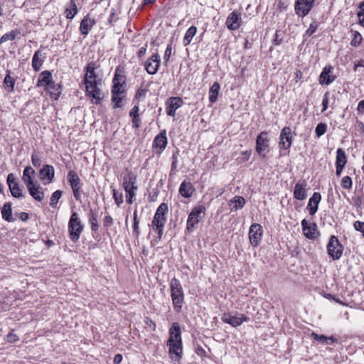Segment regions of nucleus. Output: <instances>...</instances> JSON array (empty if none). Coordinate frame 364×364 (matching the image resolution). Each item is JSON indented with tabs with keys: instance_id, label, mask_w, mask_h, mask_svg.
<instances>
[{
	"instance_id": "f257e3e1",
	"label": "nucleus",
	"mask_w": 364,
	"mask_h": 364,
	"mask_svg": "<svg viewBox=\"0 0 364 364\" xmlns=\"http://www.w3.org/2000/svg\"><path fill=\"white\" fill-rule=\"evenodd\" d=\"M96 64L95 62H90L86 66L83 82L85 85V92L87 96L90 98L92 103L99 105L103 98L101 90L98 87L100 80H97V75L95 72Z\"/></svg>"
},
{
	"instance_id": "f03ea898",
	"label": "nucleus",
	"mask_w": 364,
	"mask_h": 364,
	"mask_svg": "<svg viewBox=\"0 0 364 364\" xmlns=\"http://www.w3.org/2000/svg\"><path fill=\"white\" fill-rule=\"evenodd\" d=\"M168 205L165 203H162L158 207L154 214V218L152 220V228L155 232H157L158 235V240L156 242L159 241L161 239L164 225L166 222V215L168 213Z\"/></svg>"
},
{
	"instance_id": "7ed1b4c3",
	"label": "nucleus",
	"mask_w": 364,
	"mask_h": 364,
	"mask_svg": "<svg viewBox=\"0 0 364 364\" xmlns=\"http://www.w3.org/2000/svg\"><path fill=\"white\" fill-rule=\"evenodd\" d=\"M171 297L173 308L177 312L181 311L184 300V294L180 281L173 278L170 282Z\"/></svg>"
},
{
	"instance_id": "20e7f679",
	"label": "nucleus",
	"mask_w": 364,
	"mask_h": 364,
	"mask_svg": "<svg viewBox=\"0 0 364 364\" xmlns=\"http://www.w3.org/2000/svg\"><path fill=\"white\" fill-rule=\"evenodd\" d=\"M82 230L83 225L81 223L78 215L76 212H73L68 223L70 239L74 242L78 241Z\"/></svg>"
},
{
	"instance_id": "39448f33",
	"label": "nucleus",
	"mask_w": 364,
	"mask_h": 364,
	"mask_svg": "<svg viewBox=\"0 0 364 364\" xmlns=\"http://www.w3.org/2000/svg\"><path fill=\"white\" fill-rule=\"evenodd\" d=\"M205 208L203 205H200L195 207L188 215L186 229L188 231H191L194 228L195 225L198 224L205 216Z\"/></svg>"
},
{
	"instance_id": "423d86ee",
	"label": "nucleus",
	"mask_w": 364,
	"mask_h": 364,
	"mask_svg": "<svg viewBox=\"0 0 364 364\" xmlns=\"http://www.w3.org/2000/svg\"><path fill=\"white\" fill-rule=\"evenodd\" d=\"M343 251V247L339 242L337 237L331 235L327 245V252L328 255L333 259H339Z\"/></svg>"
},
{
	"instance_id": "0eeeda50",
	"label": "nucleus",
	"mask_w": 364,
	"mask_h": 364,
	"mask_svg": "<svg viewBox=\"0 0 364 364\" xmlns=\"http://www.w3.org/2000/svg\"><path fill=\"white\" fill-rule=\"evenodd\" d=\"M68 181L71 186L74 198L76 200H80L81 182L79 176L74 171H70L67 176Z\"/></svg>"
},
{
	"instance_id": "6e6552de",
	"label": "nucleus",
	"mask_w": 364,
	"mask_h": 364,
	"mask_svg": "<svg viewBox=\"0 0 364 364\" xmlns=\"http://www.w3.org/2000/svg\"><path fill=\"white\" fill-rule=\"evenodd\" d=\"M136 175L131 170H126V175L123 177V187L126 193H134L137 190Z\"/></svg>"
},
{
	"instance_id": "1a4fd4ad",
	"label": "nucleus",
	"mask_w": 364,
	"mask_h": 364,
	"mask_svg": "<svg viewBox=\"0 0 364 364\" xmlns=\"http://www.w3.org/2000/svg\"><path fill=\"white\" fill-rule=\"evenodd\" d=\"M314 0H296L295 12L299 16H306L314 6Z\"/></svg>"
},
{
	"instance_id": "9d476101",
	"label": "nucleus",
	"mask_w": 364,
	"mask_h": 364,
	"mask_svg": "<svg viewBox=\"0 0 364 364\" xmlns=\"http://www.w3.org/2000/svg\"><path fill=\"white\" fill-rule=\"evenodd\" d=\"M263 233L262 227L258 223H253L249 230V238L251 245L254 247L259 245Z\"/></svg>"
},
{
	"instance_id": "9b49d317",
	"label": "nucleus",
	"mask_w": 364,
	"mask_h": 364,
	"mask_svg": "<svg viewBox=\"0 0 364 364\" xmlns=\"http://www.w3.org/2000/svg\"><path fill=\"white\" fill-rule=\"evenodd\" d=\"M6 182L13 197L18 198L23 196V189L19 186L14 173L8 175Z\"/></svg>"
},
{
	"instance_id": "f8f14e48",
	"label": "nucleus",
	"mask_w": 364,
	"mask_h": 364,
	"mask_svg": "<svg viewBox=\"0 0 364 364\" xmlns=\"http://www.w3.org/2000/svg\"><path fill=\"white\" fill-rule=\"evenodd\" d=\"M268 147L269 139L267 138V133L262 132L257 137L256 151L259 155L264 157Z\"/></svg>"
},
{
	"instance_id": "ddd939ff",
	"label": "nucleus",
	"mask_w": 364,
	"mask_h": 364,
	"mask_svg": "<svg viewBox=\"0 0 364 364\" xmlns=\"http://www.w3.org/2000/svg\"><path fill=\"white\" fill-rule=\"evenodd\" d=\"M222 320L230 325L237 327L240 326L244 321H248L250 318L243 314L239 316L232 315L230 314H224L222 316Z\"/></svg>"
},
{
	"instance_id": "4468645a",
	"label": "nucleus",
	"mask_w": 364,
	"mask_h": 364,
	"mask_svg": "<svg viewBox=\"0 0 364 364\" xmlns=\"http://www.w3.org/2000/svg\"><path fill=\"white\" fill-rule=\"evenodd\" d=\"M279 145L284 149H289L291 145V129L289 127H284L280 133Z\"/></svg>"
},
{
	"instance_id": "2eb2a0df",
	"label": "nucleus",
	"mask_w": 364,
	"mask_h": 364,
	"mask_svg": "<svg viewBox=\"0 0 364 364\" xmlns=\"http://www.w3.org/2000/svg\"><path fill=\"white\" fill-rule=\"evenodd\" d=\"M160 65V56L155 53L153 54L145 63V70L150 75H154L157 73Z\"/></svg>"
},
{
	"instance_id": "dca6fc26",
	"label": "nucleus",
	"mask_w": 364,
	"mask_h": 364,
	"mask_svg": "<svg viewBox=\"0 0 364 364\" xmlns=\"http://www.w3.org/2000/svg\"><path fill=\"white\" fill-rule=\"evenodd\" d=\"M167 144V138L166 131L164 130L159 135H157L153 142V149H155V152L161 154Z\"/></svg>"
},
{
	"instance_id": "f3484780",
	"label": "nucleus",
	"mask_w": 364,
	"mask_h": 364,
	"mask_svg": "<svg viewBox=\"0 0 364 364\" xmlns=\"http://www.w3.org/2000/svg\"><path fill=\"white\" fill-rule=\"evenodd\" d=\"M241 22L240 14L237 11H234L228 16L226 25L230 30H236L240 26Z\"/></svg>"
},
{
	"instance_id": "a211bd4d",
	"label": "nucleus",
	"mask_w": 364,
	"mask_h": 364,
	"mask_svg": "<svg viewBox=\"0 0 364 364\" xmlns=\"http://www.w3.org/2000/svg\"><path fill=\"white\" fill-rule=\"evenodd\" d=\"M301 227L304 235L309 239H314L318 235L316 225L315 223H309L306 219L301 221Z\"/></svg>"
},
{
	"instance_id": "6ab92c4d",
	"label": "nucleus",
	"mask_w": 364,
	"mask_h": 364,
	"mask_svg": "<svg viewBox=\"0 0 364 364\" xmlns=\"http://www.w3.org/2000/svg\"><path fill=\"white\" fill-rule=\"evenodd\" d=\"M183 104V101L179 97H170L166 102V113L168 116L173 117L176 110Z\"/></svg>"
},
{
	"instance_id": "aec40b11",
	"label": "nucleus",
	"mask_w": 364,
	"mask_h": 364,
	"mask_svg": "<svg viewBox=\"0 0 364 364\" xmlns=\"http://www.w3.org/2000/svg\"><path fill=\"white\" fill-rule=\"evenodd\" d=\"M321 200V196L319 193L315 192L309 198L306 209L311 215H314L318 210V204Z\"/></svg>"
},
{
	"instance_id": "412c9836",
	"label": "nucleus",
	"mask_w": 364,
	"mask_h": 364,
	"mask_svg": "<svg viewBox=\"0 0 364 364\" xmlns=\"http://www.w3.org/2000/svg\"><path fill=\"white\" fill-rule=\"evenodd\" d=\"M167 343H181V328L178 323H172Z\"/></svg>"
},
{
	"instance_id": "4be33fe9",
	"label": "nucleus",
	"mask_w": 364,
	"mask_h": 364,
	"mask_svg": "<svg viewBox=\"0 0 364 364\" xmlns=\"http://www.w3.org/2000/svg\"><path fill=\"white\" fill-rule=\"evenodd\" d=\"M333 68L331 66L325 67L319 75L318 81L321 85H329L335 80V77L331 75Z\"/></svg>"
},
{
	"instance_id": "5701e85b",
	"label": "nucleus",
	"mask_w": 364,
	"mask_h": 364,
	"mask_svg": "<svg viewBox=\"0 0 364 364\" xmlns=\"http://www.w3.org/2000/svg\"><path fill=\"white\" fill-rule=\"evenodd\" d=\"M306 183L305 181H299L295 184L294 197L299 200H303L306 198Z\"/></svg>"
},
{
	"instance_id": "b1692460",
	"label": "nucleus",
	"mask_w": 364,
	"mask_h": 364,
	"mask_svg": "<svg viewBox=\"0 0 364 364\" xmlns=\"http://www.w3.org/2000/svg\"><path fill=\"white\" fill-rule=\"evenodd\" d=\"M40 178L42 181L50 183L54 178V168L50 165H45L40 171Z\"/></svg>"
},
{
	"instance_id": "393cba45",
	"label": "nucleus",
	"mask_w": 364,
	"mask_h": 364,
	"mask_svg": "<svg viewBox=\"0 0 364 364\" xmlns=\"http://www.w3.org/2000/svg\"><path fill=\"white\" fill-rule=\"evenodd\" d=\"M194 191V187L190 181H183L179 187L178 192L183 198H189L192 196Z\"/></svg>"
},
{
	"instance_id": "a878e982",
	"label": "nucleus",
	"mask_w": 364,
	"mask_h": 364,
	"mask_svg": "<svg viewBox=\"0 0 364 364\" xmlns=\"http://www.w3.org/2000/svg\"><path fill=\"white\" fill-rule=\"evenodd\" d=\"M169 347V353L172 360H178L182 354V342L181 343H167Z\"/></svg>"
},
{
	"instance_id": "bb28decb",
	"label": "nucleus",
	"mask_w": 364,
	"mask_h": 364,
	"mask_svg": "<svg viewBox=\"0 0 364 364\" xmlns=\"http://www.w3.org/2000/svg\"><path fill=\"white\" fill-rule=\"evenodd\" d=\"M53 84L52 74L50 71L45 70L40 74L38 80V86L46 85L53 87Z\"/></svg>"
},
{
	"instance_id": "cd10ccee",
	"label": "nucleus",
	"mask_w": 364,
	"mask_h": 364,
	"mask_svg": "<svg viewBox=\"0 0 364 364\" xmlns=\"http://www.w3.org/2000/svg\"><path fill=\"white\" fill-rule=\"evenodd\" d=\"M95 24V19L89 18L88 16L85 17L82 20L80 26V30L81 33L84 36L87 35L89 31L92 29Z\"/></svg>"
},
{
	"instance_id": "c85d7f7f",
	"label": "nucleus",
	"mask_w": 364,
	"mask_h": 364,
	"mask_svg": "<svg viewBox=\"0 0 364 364\" xmlns=\"http://www.w3.org/2000/svg\"><path fill=\"white\" fill-rule=\"evenodd\" d=\"M30 195L37 201H41L44 198L43 192L40 186L33 184L27 187Z\"/></svg>"
},
{
	"instance_id": "c756f323",
	"label": "nucleus",
	"mask_w": 364,
	"mask_h": 364,
	"mask_svg": "<svg viewBox=\"0 0 364 364\" xmlns=\"http://www.w3.org/2000/svg\"><path fill=\"white\" fill-rule=\"evenodd\" d=\"M35 173L34 170L31 166H26L23 173L22 179L24 181L26 187L34 184L32 176Z\"/></svg>"
},
{
	"instance_id": "7c9ffc66",
	"label": "nucleus",
	"mask_w": 364,
	"mask_h": 364,
	"mask_svg": "<svg viewBox=\"0 0 364 364\" xmlns=\"http://www.w3.org/2000/svg\"><path fill=\"white\" fill-rule=\"evenodd\" d=\"M245 199L242 196H236L230 200L229 205H233V208L231 210L236 211L239 209H242L245 205Z\"/></svg>"
},
{
	"instance_id": "2f4dec72",
	"label": "nucleus",
	"mask_w": 364,
	"mask_h": 364,
	"mask_svg": "<svg viewBox=\"0 0 364 364\" xmlns=\"http://www.w3.org/2000/svg\"><path fill=\"white\" fill-rule=\"evenodd\" d=\"M2 218L7 222L14 221L12 216L11 203H6L1 208Z\"/></svg>"
},
{
	"instance_id": "473e14b6",
	"label": "nucleus",
	"mask_w": 364,
	"mask_h": 364,
	"mask_svg": "<svg viewBox=\"0 0 364 364\" xmlns=\"http://www.w3.org/2000/svg\"><path fill=\"white\" fill-rule=\"evenodd\" d=\"M346 163L347 157L345 151L341 148L338 149L336 151V166H341L344 168Z\"/></svg>"
},
{
	"instance_id": "72a5a7b5",
	"label": "nucleus",
	"mask_w": 364,
	"mask_h": 364,
	"mask_svg": "<svg viewBox=\"0 0 364 364\" xmlns=\"http://www.w3.org/2000/svg\"><path fill=\"white\" fill-rule=\"evenodd\" d=\"M220 89V84L217 82H215L210 87L209 90V100L211 103L216 102Z\"/></svg>"
},
{
	"instance_id": "f704fd0d",
	"label": "nucleus",
	"mask_w": 364,
	"mask_h": 364,
	"mask_svg": "<svg viewBox=\"0 0 364 364\" xmlns=\"http://www.w3.org/2000/svg\"><path fill=\"white\" fill-rule=\"evenodd\" d=\"M311 336L316 341H318L321 344L328 343V340H331V343H337L338 339L333 336H326L324 335H319L314 332H312Z\"/></svg>"
},
{
	"instance_id": "c9c22d12",
	"label": "nucleus",
	"mask_w": 364,
	"mask_h": 364,
	"mask_svg": "<svg viewBox=\"0 0 364 364\" xmlns=\"http://www.w3.org/2000/svg\"><path fill=\"white\" fill-rule=\"evenodd\" d=\"M41 55V52L40 50H37L35 52L33 58H32V68L35 71H38L42 65L43 60L40 58V55Z\"/></svg>"
},
{
	"instance_id": "e433bc0d",
	"label": "nucleus",
	"mask_w": 364,
	"mask_h": 364,
	"mask_svg": "<svg viewBox=\"0 0 364 364\" xmlns=\"http://www.w3.org/2000/svg\"><path fill=\"white\" fill-rule=\"evenodd\" d=\"M197 32V28L194 26H191L186 32L183 38V45L188 46L192 41L193 36Z\"/></svg>"
},
{
	"instance_id": "4c0bfd02",
	"label": "nucleus",
	"mask_w": 364,
	"mask_h": 364,
	"mask_svg": "<svg viewBox=\"0 0 364 364\" xmlns=\"http://www.w3.org/2000/svg\"><path fill=\"white\" fill-rule=\"evenodd\" d=\"M77 9L74 0L70 1V7L65 9V16L68 19H72L77 14Z\"/></svg>"
},
{
	"instance_id": "58836bf2",
	"label": "nucleus",
	"mask_w": 364,
	"mask_h": 364,
	"mask_svg": "<svg viewBox=\"0 0 364 364\" xmlns=\"http://www.w3.org/2000/svg\"><path fill=\"white\" fill-rule=\"evenodd\" d=\"M18 35H20V31L18 30H13L9 33H5L0 38V44L7 41H13Z\"/></svg>"
},
{
	"instance_id": "ea45409f",
	"label": "nucleus",
	"mask_w": 364,
	"mask_h": 364,
	"mask_svg": "<svg viewBox=\"0 0 364 364\" xmlns=\"http://www.w3.org/2000/svg\"><path fill=\"white\" fill-rule=\"evenodd\" d=\"M4 85L8 89V92H11L14 91L15 80L10 76L9 73L4 77Z\"/></svg>"
},
{
	"instance_id": "a19ab883",
	"label": "nucleus",
	"mask_w": 364,
	"mask_h": 364,
	"mask_svg": "<svg viewBox=\"0 0 364 364\" xmlns=\"http://www.w3.org/2000/svg\"><path fill=\"white\" fill-rule=\"evenodd\" d=\"M353 38L350 42V45L354 47L358 46L362 41V36L360 33L358 31H352Z\"/></svg>"
},
{
	"instance_id": "79ce46f5",
	"label": "nucleus",
	"mask_w": 364,
	"mask_h": 364,
	"mask_svg": "<svg viewBox=\"0 0 364 364\" xmlns=\"http://www.w3.org/2000/svg\"><path fill=\"white\" fill-rule=\"evenodd\" d=\"M62 196V191L60 190L55 191L50 197V205L53 208L56 207L58 200Z\"/></svg>"
},
{
	"instance_id": "37998d69",
	"label": "nucleus",
	"mask_w": 364,
	"mask_h": 364,
	"mask_svg": "<svg viewBox=\"0 0 364 364\" xmlns=\"http://www.w3.org/2000/svg\"><path fill=\"white\" fill-rule=\"evenodd\" d=\"M121 95L122 94H116V95L112 94V101L114 103V108L121 107L122 106V100L123 97H121Z\"/></svg>"
},
{
	"instance_id": "c03bdc74",
	"label": "nucleus",
	"mask_w": 364,
	"mask_h": 364,
	"mask_svg": "<svg viewBox=\"0 0 364 364\" xmlns=\"http://www.w3.org/2000/svg\"><path fill=\"white\" fill-rule=\"evenodd\" d=\"M353 182L350 176H344L341 180V186L344 189H350L352 188Z\"/></svg>"
},
{
	"instance_id": "a18cd8bd",
	"label": "nucleus",
	"mask_w": 364,
	"mask_h": 364,
	"mask_svg": "<svg viewBox=\"0 0 364 364\" xmlns=\"http://www.w3.org/2000/svg\"><path fill=\"white\" fill-rule=\"evenodd\" d=\"M326 128H327V126H326V124L319 123L316 126V129H315V132H316V136L318 137H320L322 135H323L325 134V132H326Z\"/></svg>"
},
{
	"instance_id": "49530a36",
	"label": "nucleus",
	"mask_w": 364,
	"mask_h": 364,
	"mask_svg": "<svg viewBox=\"0 0 364 364\" xmlns=\"http://www.w3.org/2000/svg\"><path fill=\"white\" fill-rule=\"evenodd\" d=\"M113 198L115 203L119 206L123 203V196L122 193H119L117 190L113 189Z\"/></svg>"
},
{
	"instance_id": "de8ad7c7",
	"label": "nucleus",
	"mask_w": 364,
	"mask_h": 364,
	"mask_svg": "<svg viewBox=\"0 0 364 364\" xmlns=\"http://www.w3.org/2000/svg\"><path fill=\"white\" fill-rule=\"evenodd\" d=\"M360 11L358 13L359 23L361 26H364V1L361 2L359 5Z\"/></svg>"
},
{
	"instance_id": "09e8293b",
	"label": "nucleus",
	"mask_w": 364,
	"mask_h": 364,
	"mask_svg": "<svg viewBox=\"0 0 364 364\" xmlns=\"http://www.w3.org/2000/svg\"><path fill=\"white\" fill-rule=\"evenodd\" d=\"M318 28V24L316 22H312L310 26H309V28L306 30V33H305V35L307 36H311V35H313L316 29Z\"/></svg>"
},
{
	"instance_id": "8fccbe9b",
	"label": "nucleus",
	"mask_w": 364,
	"mask_h": 364,
	"mask_svg": "<svg viewBox=\"0 0 364 364\" xmlns=\"http://www.w3.org/2000/svg\"><path fill=\"white\" fill-rule=\"evenodd\" d=\"M353 226L357 231L362 233V235L364 237V222L357 220L354 223Z\"/></svg>"
},
{
	"instance_id": "3c124183",
	"label": "nucleus",
	"mask_w": 364,
	"mask_h": 364,
	"mask_svg": "<svg viewBox=\"0 0 364 364\" xmlns=\"http://www.w3.org/2000/svg\"><path fill=\"white\" fill-rule=\"evenodd\" d=\"M123 85L113 82V86L112 88V94L116 95V94H123V91L121 90Z\"/></svg>"
},
{
	"instance_id": "603ef678",
	"label": "nucleus",
	"mask_w": 364,
	"mask_h": 364,
	"mask_svg": "<svg viewBox=\"0 0 364 364\" xmlns=\"http://www.w3.org/2000/svg\"><path fill=\"white\" fill-rule=\"evenodd\" d=\"M19 339L18 336L13 332H10L6 336V341L9 343H15Z\"/></svg>"
},
{
	"instance_id": "864d4df0",
	"label": "nucleus",
	"mask_w": 364,
	"mask_h": 364,
	"mask_svg": "<svg viewBox=\"0 0 364 364\" xmlns=\"http://www.w3.org/2000/svg\"><path fill=\"white\" fill-rule=\"evenodd\" d=\"M90 221V224H91L92 230L97 231L98 229V224H97V217L94 214H92Z\"/></svg>"
},
{
	"instance_id": "5fc2aeb1",
	"label": "nucleus",
	"mask_w": 364,
	"mask_h": 364,
	"mask_svg": "<svg viewBox=\"0 0 364 364\" xmlns=\"http://www.w3.org/2000/svg\"><path fill=\"white\" fill-rule=\"evenodd\" d=\"M113 82H117L123 85L125 82L124 77L122 75H119L116 71L114 78H113Z\"/></svg>"
},
{
	"instance_id": "6e6d98bb",
	"label": "nucleus",
	"mask_w": 364,
	"mask_h": 364,
	"mask_svg": "<svg viewBox=\"0 0 364 364\" xmlns=\"http://www.w3.org/2000/svg\"><path fill=\"white\" fill-rule=\"evenodd\" d=\"M103 223L105 228H109L114 223L113 218L110 215H107L104 218Z\"/></svg>"
},
{
	"instance_id": "4d7b16f0",
	"label": "nucleus",
	"mask_w": 364,
	"mask_h": 364,
	"mask_svg": "<svg viewBox=\"0 0 364 364\" xmlns=\"http://www.w3.org/2000/svg\"><path fill=\"white\" fill-rule=\"evenodd\" d=\"M32 164L36 167H39L41 164L40 157L37 154H33L31 156Z\"/></svg>"
},
{
	"instance_id": "13d9d810",
	"label": "nucleus",
	"mask_w": 364,
	"mask_h": 364,
	"mask_svg": "<svg viewBox=\"0 0 364 364\" xmlns=\"http://www.w3.org/2000/svg\"><path fill=\"white\" fill-rule=\"evenodd\" d=\"M171 50H172V47H171V44H168L166 47V49L165 50V53H164V60L166 62H168L170 57H171Z\"/></svg>"
},
{
	"instance_id": "bf43d9fd",
	"label": "nucleus",
	"mask_w": 364,
	"mask_h": 364,
	"mask_svg": "<svg viewBox=\"0 0 364 364\" xmlns=\"http://www.w3.org/2000/svg\"><path fill=\"white\" fill-rule=\"evenodd\" d=\"M139 107L138 106H134L132 107V109L130 110L129 112V115L130 117L132 118V117H137L139 116Z\"/></svg>"
},
{
	"instance_id": "052dcab7",
	"label": "nucleus",
	"mask_w": 364,
	"mask_h": 364,
	"mask_svg": "<svg viewBox=\"0 0 364 364\" xmlns=\"http://www.w3.org/2000/svg\"><path fill=\"white\" fill-rule=\"evenodd\" d=\"M277 6L280 11H283L287 9V5L282 0L279 1Z\"/></svg>"
},
{
	"instance_id": "680f3d73",
	"label": "nucleus",
	"mask_w": 364,
	"mask_h": 364,
	"mask_svg": "<svg viewBox=\"0 0 364 364\" xmlns=\"http://www.w3.org/2000/svg\"><path fill=\"white\" fill-rule=\"evenodd\" d=\"M139 124H140L139 116L132 117L133 127L138 128V127H139Z\"/></svg>"
},
{
	"instance_id": "e2e57ef3",
	"label": "nucleus",
	"mask_w": 364,
	"mask_h": 364,
	"mask_svg": "<svg viewBox=\"0 0 364 364\" xmlns=\"http://www.w3.org/2000/svg\"><path fill=\"white\" fill-rule=\"evenodd\" d=\"M357 111L359 114H363L364 112V100L359 102Z\"/></svg>"
},
{
	"instance_id": "0e129e2a",
	"label": "nucleus",
	"mask_w": 364,
	"mask_h": 364,
	"mask_svg": "<svg viewBox=\"0 0 364 364\" xmlns=\"http://www.w3.org/2000/svg\"><path fill=\"white\" fill-rule=\"evenodd\" d=\"M328 104V99L327 95H325V97H324V98L323 99V101H322V105H323L322 112H324V111H326L327 109Z\"/></svg>"
},
{
	"instance_id": "69168bd1",
	"label": "nucleus",
	"mask_w": 364,
	"mask_h": 364,
	"mask_svg": "<svg viewBox=\"0 0 364 364\" xmlns=\"http://www.w3.org/2000/svg\"><path fill=\"white\" fill-rule=\"evenodd\" d=\"M146 52V45H145V46H143L139 48L138 53H137L138 58H141L142 56H144L145 55Z\"/></svg>"
},
{
	"instance_id": "338daca9",
	"label": "nucleus",
	"mask_w": 364,
	"mask_h": 364,
	"mask_svg": "<svg viewBox=\"0 0 364 364\" xmlns=\"http://www.w3.org/2000/svg\"><path fill=\"white\" fill-rule=\"evenodd\" d=\"M139 222L134 223V224H133L134 233L135 234L136 237H138L139 235Z\"/></svg>"
},
{
	"instance_id": "774afa93",
	"label": "nucleus",
	"mask_w": 364,
	"mask_h": 364,
	"mask_svg": "<svg viewBox=\"0 0 364 364\" xmlns=\"http://www.w3.org/2000/svg\"><path fill=\"white\" fill-rule=\"evenodd\" d=\"M122 360V355L121 354H116L114 357V363L119 364Z\"/></svg>"
}]
</instances>
